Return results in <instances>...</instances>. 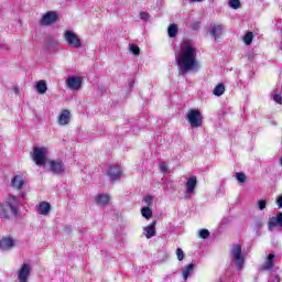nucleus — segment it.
<instances>
[{"mask_svg": "<svg viewBox=\"0 0 282 282\" xmlns=\"http://www.w3.org/2000/svg\"><path fill=\"white\" fill-rule=\"evenodd\" d=\"M177 65L180 67L178 74L186 76L193 69H199V62H197V50L187 42L184 43L183 50L176 57Z\"/></svg>", "mask_w": 282, "mask_h": 282, "instance_id": "nucleus-1", "label": "nucleus"}, {"mask_svg": "<svg viewBox=\"0 0 282 282\" xmlns=\"http://www.w3.org/2000/svg\"><path fill=\"white\" fill-rule=\"evenodd\" d=\"M17 196H9L6 203L0 204L1 219H10L12 215H18Z\"/></svg>", "mask_w": 282, "mask_h": 282, "instance_id": "nucleus-2", "label": "nucleus"}, {"mask_svg": "<svg viewBox=\"0 0 282 282\" xmlns=\"http://www.w3.org/2000/svg\"><path fill=\"white\" fill-rule=\"evenodd\" d=\"M31 158L36 166H45L47 162V154L45 153V148H33V153H31Z\"/></svg>", "mask_w": 282, "mask_h": 282, "instance_id": "nucleus-3", "label": "nucleus"}, {"mask_svg": "<svg viewBox=\"0 0 282 282\" xmlns=\"http://www.w3.org/2000/svg\"><path fill=\"white\" fill-rule=\"evenodd\" d=\"M64 39L69 47H73L74 50H78L83 47V42L80 41V37L74 31L66 30L64 32Z\"/></svg>", "mask_w": 282, "mask_h": 282, "instance_id": "nucleus-4", "label": "nucleus"}, {"mask_svg": "<svg viewBox=\"0 0 282 282\" xmlns=\"http://www.w3.org/2000/svg\"><path fill=\"white\" fill-rule=\"evenodd\" d=\"M187 120L194 129H197L202 127V123L204 122V118L202 117V112L197 109H191L187 112Z\"/></svg>", "mask_w": 282, "mask_h": 282, "instance_id": "nucleus-5", "label": "nucleus"}, {"mask_svg": "<svg viewBox=\"0 0 282 282\" xmlns=\"http://www.w3.org/2000/svg\"><path fill=\"white\" fill-rule=\"evenodd\" d=\"M231 256L237 263L238 270H243V264L246 263V257H243V253H241V245L237 243L232 246Z\"/></svg>", "mask_w": 282, "mask_h": 282, "instance_id": "nucleus-6", "label": "nucleus"}, {"mask_svg": "<svg viewBox=\"0 0 282 282\" xmlns=\"http://www.w3.org/2000/svg\"><path fill=\"white\" fill-rule=\"evenodd\" d=\"M48 171L54 175H63L65 173V163L61 159L51 160L48 161Z\"/></svg>", "mask_w": 282, "mask_h": 282, "instance_id": "nucleus-7", "label": "nucleus"}, {"mask_svg": "<svg viewBox=\"0 0 282 282\" xmlns=\"http://www.w3.org/2000/svg\"><path fill=\"white\" fill-rule=\"evenodd\" d=\"M108 177L112 182H118L120 177H122V169H120V165L116 164H108Z\"/></svg>", "mask_w": 282, "mask_h": 282, "instance_id": "nucleus-8", "label": "nucleus"}, {"mask_svg": "<svg viewBox=\"0 0 282 282\" xmlns=\"http://www.w3.org/2000/svg\"><path fill=\"white\" fill-rule=\"evenodd\" d=\"M57 21H58V13L54 11H48L41 19L40 25H53V23H57Z\"/></svg>", "mask_w": 282, "mask_h": 282, "instance_id": "nucleus-9", "label": "nucleus"}, {"mask_svg": "<svg viewBox=\"0 0 282 282\" xmlns=\"http://www.w3.org/2000/svg\"><path fill=\"white\" fill-rule=\"evenodd\" d=\"M274 259H276V256L269 253L260 268L261 272H271V270H274Z\"/></svg>", "mask_w": 282, "mask_h": 282, "instance_id": "nucleus-10", "label": "nucleus"}, {"mask_svg": "<svg viewBox=\"0 0 282 282\" xmlns=\"http://www.w3.org/2000/svg\"><path fill=\"white\" fill-rule=\"evenodd\" d=\"M66 85L69 89H74L75 91H77L78 89H80V87H83V78L80 77H68L66 79Z\"/></svg>", "mask_w": 282, "mask_h": 282, "instance_id": "nucleus-11", "label": "nucleus"}, {"mask_svg": "<svg viewBox=\"0 0 282 282\" xmlns=\"http://www.w3.org/2000/svg\"><path fill=\"white\" fill-rule=\"evenodd\" d=\"M30 272H31L30 264H28V263L22 264V267L20 268V270L18 272L19 282H28Z\"/></svg>", "mask_w": 282, "mask_h": 282, "instance_id": "nucleus-12", "label": "nucleus"}, {"mask_svg": "<svg viewBox=\"0 0 282 282\" xmlns=\"http://www.w3.org/2000/svg\"><path fill=\"white\" fill-rule=\"evenodd\" d=\"M276 226L282 228V213L281 212L276 213L275 217L274 216L271 217L268 221L269 230H274V228H276Z\"/></svg>", "mask_w": 282, "mask_h": 282, "instance_id": "nucleus-13", "label": "nucleus"}, {"mask_svg": "<svg viewBox=\"0 0 282 282\" xmlns=\"http://www.w3.org/2000/svg\"><path fill=\"white\" fill-rule=\"evenodd\" d=\"M70 120H72V112H69V110L67 109L62 110L58 117V124L61 127H65L66 124L69 123Z\"/></svg>", "mask_w": 282, "mask_h": 282, "instance_id": "nucleus-14", "label": "nucleus"}, {"mask_svg": "<svg viewBox=\"0 0 282 282\" xmlns=\"http://www.w3.org/2000/svg\"><path fill=\"white\" fill-rule=\"evenodd\" d=\"M11 248H14V239L12 237H2L0 250H10Z\"/></svg>", "mask_w": 282, "mask_h": 282, "instance_id": "nucleus-15", "label": "nucleus"}, {"mask_svg": "<svg viewBox=\"0 0 282 282\" xmlns=\"http://www.w3.org/2000/svg\"><path fill=\"white\" fill-rule=\"evenodd\" d=\"M185 186L188 195H193V193H195V188L197 187V176L187 178Z\"/></svg>", "mask_w": 282, "mask_h": 282, "instance_id": "nucleus-16", "label": "nucleus"}, {"mask_svg": "<svg viewBox=\"0 0 282 282\" xmlns=\"http://www.w3.org/2000/svg\"><path fill=\"white\" fill-rule=\"evenodd\" d=\"M25 185V180H23V176L15 175L11 180V186L12 188H17V191H21L23 186Z\"/></svg>", "mask_w": 282, "mask_h": 282, "instance_id": "nucleus-17", "label": "nucleus"}, {"mask_svg": "<svg viewBox=\"0 0 282 282\" xmlns=\"http://www.w3.org/2000/svg\"><path fill=\"white\" fill-rule=\"evenodd\" d=\"M209 34L213 36V39H215V41H217V39L224 34V26L220 24H215L209 30Z\"/></svg>", "mask_w": 282, "mask_h": 282, "instance_id": "nucleus-18", "label": "nucleus"}, {"mask_svg": "<svg viewBox=\"0 0 282 282\" xmlns=\"http://www.w3.org/2000/svg\"><path fill=\"white\" fill-rule=\"evenodd\" d=\"M95 199L99 206H107L111 202V196L109 194H98Z\"/></svg>", "mask_w": 282, "mask_h": 282, "instance_id": "nucleus-19", "label": "nucleus"}, {"mask_svg": "<svg viewBox=\"0 0 282 282\" xmlns=\"http://www.w3.org/2000/svg\"><path fill=\"white\" fill-rule=\"evenodd\" d=\"M156 225L158 223L153 221L151 225L144 228L147 239H151V237H155V235H158V231L155 230Z\"/></svg>", "mask_w": 282, "mask_h": 282, "instance_id": "nucleus-20", "label": "nucleus"}, {"mask_svg": "<svg viewBox=\"0 0 282 282\" xmlns=\"http://www.w3.org/2000/svg\"><path fill=\"white\" fill-rule=\"evenodd\" d=\"M50 210H52V205L47 202H41L39 204V212L41 215H50Z\"/></svg>", "mask_w": 282, "mask_h": 282, "instance_id": "nucleus-21", "label": "nucleus"}, {"mask_svg": "<svg viewBox=\"0 0 282 282\" xmlns=\"http://www.w3.org/2000/svg\"><path fill=\"white\" fill-rule=\"evenodd\" d=\"M194 270H195L194 263H189L185 268H182V274H183L184 281H188V276L191 275V272H193Z\"/></svg>", "mask_w": 282, "mask_h": 282, "instance_id": "nucleus-22", "label": "nucleus"}, {"mask_svg": "<svg viewBox=\"0 0 282 282\" xmlns=\"http://www.w3.org/2000/svg\"><path fill=\"white\" fill-rule=\"evenodd\" d=\"M226 93V86L224 84H218L214 90L213 94L214 96H224V94Z\"/></svg>", "mask_w": 282, "mask_h": 282, "instance_id": "nucleus-23", "label": "nucleus"}, {"mask_svg": "<svg viewBox=\"0 0 282 282\" xmlns=\"http://www.w3.org/2000/svg\"><path fill=\"white\" fill-rule=\"evenodd\" d=\"M177 25L176 24H170L167 28V34L170 36V39H175V36H177Z\"/></svg>", "mask_w": 282, "mask_h": 282, "instance_id": "nucleus-24", "label": "nucleus"}, {"mask_svg": "<svg viewBox=\"0 0 282 282\" xmlns=\"http://www.w3.org/2000/svg\"><path fill=\"white\" fill-rule=\"evenodd\" d=\"M36 89L37 94H45V91H47V84L45 83V80L37 82Z\"/></svg>", "mask_w": 282, "mask_h": 282, "instance_id": "nucleus-25", "label": "nucleus"}, {"mask_svg": "<svg viewBox=\"0 0 282 282\" xmlns=\"http://www.w3.org/2000/svg\"><path fill=\"white\" fill-rule=\"evenodd\" d=\"M141 215L145 219H150L151 217H153V210L150 207H142Z\"/></svg>", "mask_w": 282, "mask_h": 282, "instance_id": "nucleus-26", "label": "nucleus"}, {"mask_svg": "<svg viewBox=\"0 0 282 282\" xmlns=\"http://www.w3.org/2000/svg\"><path fill=\"white\" fill-rule=\"evenodd\" d=\"M252 39H254V33L249 31L243 36V43L247 45H252Z\"/></svg>", "mask_w": 282, "mask_h": 282, "instance_id": "nucleus-27", "label": "nucleus"}, {"mask_svg": "<svg viewBox=\"0 0 282 282\" xmlns=\"http://www.w3.org/2000/svg\"><path fill=\"white\" fill-rule=\"evenodd\" d=\"M236 180H238V182H240V184H245V182H246V180H248V177L246 176V173L238 172V173H236Z\"/></svg>", "mask_w": 282, "mask_h": 282, "instance_id": "nucleus-28", "label": "nucleus"}, {"mask_svg": "<svg viewBox=\"0 0 282 282\" xmlns=\"http://www.w3.org/2000/svg\"><path fill=\"white\" fill-rule=\"evenodd\" d=\"M229 6L234 10H239V8H241V1H239V0H229Z\"/></svg>", "mask_w": 282, "mask_h": 282, "instance_id": "nucleus-29", "label": "nucleus"}, {"mask_svg": "<svg viewBox=\"0 0 282 282\" xmlns=\"http://www.w3.org/2000/svg\"><path fill=\"white\" fill-rule=\"evenodd\" d=\"M139 15H140L141 21H144V22L151 21V14H149V12H147V11H141L139 13Z\"/></svg>", "mask_w": 282, "mask_h": 282, "instance_id": "nucleus-30", "label": "nucleus"}, {"mask_svg": "<svg viewBox=\"0 0 282 282\" xmlns=\"http://www.w3.org/2000/svg\"><path fill=\"white\" fill-rule=\"evenodd\" d=\"M199 237L200 239H208V237H210V231H208V229H200Z\"/></svg>", "mask_w": 282, "mask_h": 282, "instance_id": "nucleus-31", "label": "nucleus"}, {"mask_svg": "<svg viewBox=\"0 0 282 282\" xmlns=\"http://www.w3.org/2000/svg\"><path fill=\"white\" fill-rule=\"evenodd\" d=\"M130 52H131L134 56H140V46H138V45H131V46H130Z\"/></svg>", "mask_w": 282, "mask_h": 282, "instance_id": "nucleus-32", "label": "nucleus"}, {"mask_svg": "<svg viewBox=\"0 0 282 282\" xmlns=\"http://www.w3.org/2000/svg\"><path fill=\"white\" fill-rule=\"evenodd\" d=\"M259 210H265V207L268 206V200L261 199L258 200Z\"/></svg>", "mask_w": 282, "mask_h": 282, "instance_id": "nucleus-33", "label": "nucleus"}, {"mask_svg": "<svg viewBox=\"0 0 282 282\" xmlns=\"http://www.w3.org/2000/svg\"><path fill=\"white\" fill-rule=\"evenodd\" d=\"M176 257L178 261H184V250L182 248L176 249Z\"/></svg>", "mask_w": 282, "mask_h": 282, "instance_id": "nucleus-34", "label": "nucleus"}, {"mask_svg": "<svg viewBox=\"0 0 282 282\" xmlns=\"http://www.w3.org/2000/svg\"><path fill=\"white\" fill-rule=\"evenodd\" d=\"M143 202H144V204H147V206H152V204H153V196H151V195L145 196L143 198Z\"/></svg>", "mask_w": 282, "mask_h": 282, "instance_id": "nucleus-35", "label": "nucleus"}, {"mask_svg": "<svg viewBox=\"0 0 282 282\" xmlns=\"http://www.w3.org/2000/svg\"><path fill=\"white\" fill-rule=\"evenodd\" d=\"M160 171H161V173H167V171H169V165H166V162H162V163L160 164Z\"/></svg>", "mask_w": 282, "mask_h": 282, "instance_id": "nucleus-36", "label": "nucleus"}, {"mask_svg": "<svg viewBox=\"0 0 282 282\" xmlns=\"http://www.w3.org/2000/svg\"><path fill=\"white\" fill-rule=\"evenodd\" d=\"M274 102H278V105H282V97L281 95H274L273 96Z\"/></svg>", "mask_w": 282, "mask_h": 282, "instance_id": "nucleus-37", "label": "nucleus"}, {"mask_svg": "<svg viewBox=\"0 0 282 282\" xmlns=\"http://www.w3.org/2000/svg\"><path fill=\"white\" fill-rule=\"evenodd\" d=\"M202 26L200 22H194L192 23V30H199V28Z\"/></svg>", "mask_w": 282, "mask_h": 282, "instance_id": "nucleus-38", "label": "nucleus"}, {"mask_svg": "<svg viewBox=\"0 0 282 282\" xmlns=\"http://www.w3.org/2000/svg\"><path fill=\"white\" fill-rule=\"evenodd\" d=\"M276 204H278L279 208H282V195L278 196Z\"/></svg>", "mask_w": 282, "mask_h": 282, "instance_id": "nucleus-39", "label": "nucleus"}, {"mask_svg": "<svg viewBox=\"0 0 282 282\" xmlns=\"http://www.w3.org/2000/svg\"><path fill=\"white\" fill-rule=\"evenodd\" d=\"M194 3H199V2H202V1H204V0H192Z\"/></svg>", "mask_w": 282, "mask_h": 282, "instance_id": "nucleus-40", "label": "nucleus"}]
</instances>
